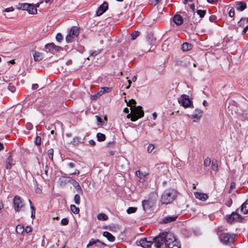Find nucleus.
Returning a JSON list of instances; mask_svg holds the SVG:
<instances>
[{
	"label": "nucleus",
	"mask_w": 248,
	"mask_h": 248,
	"mask_svg": "<svg viewBox=\"0 0 248 248\" xmlns=\"http://www.w3.org/2000/svg\"><path fill=\"white\" fill-rule=\"evenodd\" d=\"M174 22L177 25H180L183 23V17L180 15H175L173 17Z\"/></svg>",
	"instance_id": "obj_20"
},
{
	"label": "nucleus",
	"mask_w": 248,
	"mask_h": 248,
	"mask_svg": "<svg viewBox=\"0 0 248 248\" xmlns=\"http://www.w3.org/2000/svg\"><path fill=\"white\" fill-rule=\"evenodd\" d=\"M211 168L213 170L217 172L218 170V165L217 162L216 160H214L212 161L211 163Z\"/></svg>",
	"instance_id": "obj_30"
},
{
	"label": "nucleus",
	"mask_w": 248,
	"mask_h": 248,
	"mask_svg": "<svg viewBox=\"0 0 248 248\" xmlns=\"http://www.w3.org/2000/svg\"><path fill=\"white\" fill-rule=\"evenodd\" d=\"M155 149V146L153 144H150L147 148V152L148 153H151Z\"/></svg>",
	"instance_id": "obj_45"
},
{
	"label": "nucleus",
	"mask_w": 248,
	"mask_h": 248,
	"mask_svg": "<svg viewBox=\"0 0 248 248\" xmlns=\"http://www.w3.org/2000/svg\"><path fill=\"white\" fill-rule=\"evenodd\" d=\"M247 8V4L244 1H237L236 2V8L239 11H243Z\"/></svg>",
	"instance_id": "obj_14"
},
{
	"label": "nucleus",
	"mask_w": 248,
	"mask_h": 248,
	"mask_svg": "<svg viewBox=\"0 0 248 248\" xmlns=\"http://www.w3.org/2000/svg\"><path fill=\"white\" fill-rule=\"evenodd\" d=\"M131 109V113L128 114L127 118H130L131 120L133 122L137 121L138 119L141 118L144 116V111L142 108L140 106L134 107Z\"/></svg>",
	"instance_id": "obj_3"
},
{
	"label": "nucleus",
	"mask_w": 248,
	"mask_h": 248,
	"mask_svg": "<svg viewBox=\"0 0 248 248\" xmlns=\"http://www.w3.org/2000/svg\"><path fill=\"white\" fill-rule=\"evenodd\" d=\"M232 201L231 199H229V200H228L226 202V204L227 206H228V207H230L231 206V205H232Z\"/></svg>",
	"instance_id": "obj_55"
},
{
	"label": "nucleus",
	"mask_w": 248,
	"mask_h": 248,
	"mask_svg": "<svg viewBox=\"0 0 248 248\" xmlns=\"http://www.w3.org/2000/svg\"><path fill=\"white\" fill-rule=\"evenodd\" d=\"M31 217L32 218L34 217H35V209L34 208V207L32 206L31 205Z\"/></svg>",
	"instance_id": "obj_47"
},
{
	"label": "nucleus",
	"mask_w": 248,
	"mask_h": 248,
	"mask_svg": "<svg viewBox=\"0 0 248 248\" xmlns=\"http://www.w3.org/2000/svg\"><path fill=\"white\" fill-rule=\"evenodd\" d=\"M74 37L73 36H72L71 34H70V33H69L66 36V38H65V39H66V41L67 43H69V42H71L73 40V38H74Z\"/></svg>",
	"instance_id": "obj_41"
},
{
	"label": "nucleus",
	"mask_w": 248,
	"mask_h": 248,
	"mask_svg": "<svg viewBox=\"0 0 248 248\" xmlns=\"http://www.w3.org/2000/svg\"><path fill=\"white\" fill-rule=\"evenodd\" d=\"M54 0H42L39 3V5L41 3H42L44 1H45L46 3H49V2H52Z\"/></svg>",
	"instance_id": "obj_59"
},
{
	"label": "nucleus",
	"mask_w": 248,
	"mask_h": 248,
	"mask_svg": "<svg viewBox=\"0 0 248 248\" xmlns=\"http://www.w3.org/2000/svg\"><path fill=\"white\" fill-rule=\"evenodd\" d=\"M202 110L200 109H195L193 114L192 115V118L194 119L193 121L196 122L200 120L202 117Z\"/></svg>",
	"instance_id": "obj_10"
},
{
	"label": "nucleus",
	"mask_w": 248,
	"mask_h": 248,
	"mask_svg": "<svg viewBox=\"0 0 248 248\" xmlns=\"http://www.w3.org/2000/svg\"><path fill=\"white\" fill-rule=\"evenodd\" d=\"M140 32L138 31H134L131 33V37L132 40H135L140 35Z\"/></svg>",
	"instance_id": "obj_36"
},
{
	"label": "nucleus",
	"mask_w": 248,
	"mask_h": 248,
	"mask_svg": "<svg viewBox=\"0 0 248 248\" xmlns=\"http://www.w3.org/2000/svg\"><path fill=\"white\" fill-rule=\"evenodd\" d=\"M30 6V4L24 3H18V5H16V8L19 10L28 11V8Z\"/></svg>",
	"instance_id": "obj_21"
},
{
	"label": "nucleus",
	"mask_w": 248,
	"mask_h": 248,
	"mask_svg": "<svg viewBox=\"0 0 248 248\" xmlns=\"http://www.w3.org/2000/svg\"><path fill=\"white\" fill-rule=\"evenodd\" d=\"M70 209L71 211L75 214H78L79 212V209L75 205H71Z\"/></svg>",
	"instance_id": "obj_32"
},
{
	"label": "nucleus",
	"mask_w": 248,
	"mask_h": 248,
	"mask_svg": "<svg viewBox=\"0 0 248 248\" xmlns=\"http://www.w3.org/2000/svg\"><path fill=\"white\" fill-rule=\"evenodd\" d=\"M16 211H18L19 208H21L23 206V203L21 201L20 198L16 196Z\"/></svg>",
	"instance_id": "obj_27"
},
{
	"label": "nucleus",
	"mask_w": 248,
	"mask_h": 248,
	"mask_svg": "<svg viewBox=\"0 0 248 248\" xmlns=\"http://www.w3.org/2000/svg\"><path fill=\"white\" fill-rule=\"evenodd\" d=\"M240 218V215L236 213H232L227 218L228 222L232 223L234 221L238 220Z\"/></svg>",
	"instance_id": "obj_12"
},
{
	"label": "nucleus",
	"mask_w": 248,
	"mask_h": 248,
	"mask_svg": "<svg viewBox=\"0 0 248 248\" xmlns=\"http://www.w3.org/2000/svg\"><path fill=\"white\" fill-rule=\"evenodd\" d=\"M177 191L174 189H167L162 194L161 202L162 204H167L172 202L176 198Z\"/></svg>",
	"instance_id": "obj_2"
},
{
	"label": "nucleus",
	"mask_w": 248,
	"mask_h": 248,
	"mask_svg": "<svg viewBox=\"0 0 248 248\" xmlns=\"http://www.w3.org/2000/svg\"><path fill=\"white\" fill-rule=\"evenodd\" d=\"M68 166L71 168H73L76 167V164L73 162H70L68 164Z\"/></svg>",
	"instance_id": "obj_56"
},
{
	"label": "nucleus",
	"mask_w": 248,
	"mask_h": 248,
	"mask_svg": "<svg viewBox=\"0 0 248 248\" xmlns=\"http://www.w3.org/2000/svg\"><path fill=\"white\" fill-rule=\"evenodd\" d=\"M197 13L201 18H202L205 15L206 11L205 10H198Z\"/></svg>",
	"instance_id": "obj_40"
},
{
	"label": "nucleus",
	"mask_w": 248,
	"mask_h": 248,
	"mask_svg": "<svg viewBox=\"0 0 248 248\" xmlns=\"http://www.w3.org/2000/svg\"><path fill=\"white\" fill-rule=\"evenodd\" d=\"M111 91V88L109 87H102L99 91V93L102 95L105 93H109Z\"/></svg>",
	"instance_id": "obj_25"
},
{
	"label": "nucleus",
	"mask_w": 248,
	"mask_h": 248,
	"mask_svg": "<svg viewBox=\"0 0 248 248\" xmlns=\"http://www.w3.org/2000/svg\"><path fill=\"white\" fill-rule=\"evenodd\" d=\"M101 52L100 50L93 51L91 53L90 56H95Z\"/></svg>",
	"instance_id": "obj_50"
},
{
	"label": "nucleus",
	"mask_w": 248,
	"mask_h": 248,
	"mask_svg": "<svg viewBox=\"0 0 248 248\" xmlns=\"http://www.w3.org/2000/svg\"><path fill=\"white\" fill-rule=\"evenodd\" d=\"M100 96H101V94H100V93H99V92H98L96 94L92 95L91 98L93 100H96Z\"/></svg>",
	"instance_id": "obj_48"
},
{
	"label": "nucleus",
	"mask_w": 248,
	"mask_h": 248,
	"mask_svg": "<svg viewBox=\"0 0 248 248\" xmlns=\"http://www.w3.org/2000/svg\"><path fill=\"white\" fill-rule=\"evenodd\" d=\"M24 232V227L21 225H16V233L22 234Z\"/></svg>",
	"instance_id": "obj_33"
},
{
	"label": "nucleus",
	"mask_w": 248,
	"mask_h": 248,
	"mask_svg": "<svg viewBox=\"0 0 248 248\" xmlns=\"http://www.w3.org/2000/svg\"><path fill=\"white\" fill-rule=\"evenodd\" d=\"M69 182L72 184L73 186L75 187V189H76V190L79 194L82 195L83 194V191L81 188V186H80L79 183L78 182H77L74 179H71L69 180Z\"/></svg>",
	"instance_id": "obj_11"
},
{
	"label": "nucleus",
	"mask_w": 248,
	"mask_h": 248,
	"mask_svg": "<svg viewBox=\"0 0 248 248\" xmlns=\"http://www.w3.org/2000/svg\"><path fill=\"white\" fill-rule=\"evenodd\" d=\"M63 39V37L62 35L60 33H58L57 34L56 36V39L59 42H61Z\"/></svg>",
	"instance_id": "obj_42"
},
{
	"label": "nucleus",
	"mask_w": 248,
	"mask_h": 248,
	"mask_svg": "<svg viewBox=\"0 0 248 248\" xmlns=\"http://www.w3.org/2000/svg\"><path fill=\"white\" fill-rule=\"evenodd\" d=\"M241 210L244 214L248 213V199L242 205Z\"/></svg>",
	"instance_id": "obj_23"
},
{
	"label": "nucleus",
	"mask_w": 248,
	"mask_h": 248,
	"mask_svg": "<svg viewBox=\"0 0 248 248\" xmlns=\"http://www.w3.org/2000/svg\"><path fill=\"white\" fill-rule=\"evenodd\" d=\"M139 181L140 182L144 183L145 182V178H144V177L141 176L139 178Z\"/></svg>",
	"instance_id": "obj_63"
},
{
	"label": "nucleus",
	"mask_w": 248,
	"mask_h": 248,
	"mask_svg": "<svg viewBox=\"0 0 248 248\" xmlns=\"http://www.w3.org/2000/svg\"><path fill=\"white\" fill-rule=\"evenodd\" d=\"M55 47V44L53 43L47 44L45 45V48L48 50V51H50L54 49Z\"/></svg>",
	"instance_id": "obj_34"
},
{
	"label": "nucleus",
	"mask_w": 248,
	"mask_h": 248,
	"mask_svg": "<svg viewBox=\"0 0 248 248\" xmlns=\"http://www.w3.org/2000/svg\"><path fill=\"white\" fill-rule=\"evenodd\" d=\"M217 19V17L215 15H211L209 17V20L211 22H215Z\"/></svg>",
	"instance_id": "obj_51"
},
{
	"label": "nucleus",
	"mask_w": 248,
	"mask_h": 248,
	"mask_svg": "<svg viewBox=\"0 0 248 248\" xmlns=\"http://www.w3.org/2000/svg\"><path fill=\"white\" fill-rule=\"evenodd\" d=\"M137 208L136 207H130L127 209L126 212L127 213V214H130L131 213H135L137 211Z\"/></svg>",
	"instance_id": "obj_37"
},
{
	"label": "nucleus",
	"mask_w": 248,
	"mask_h": 248,
	"mask_svg": "<svg viewBox=\"0 0 248 248\" xmlns=\"http://www.w3.org/2000/svg\"><path fill=\"white\" fill-rule=\"evenodd\" d=\"M31 228L29 226H27L25 229H24V231H25L26 233H29L31 232Z\"/></svg>",
	"instance_id": "obj_53"
},
{
	"label": "nucleus",
	"mask_w": 248,
	"mask_h": 248,
	"mask_svg": "<svg viewBox=\"0 0 248 248\" xmlns=\"http://www.w3.org/2000/svg\"><path fill=\"white\" fill-rule=\"evenodd\" d=\"M93 245H95L96 247L97 248H103L106 246V245L100 241L98 239H94L93 238L91 239L89 243L87 245V247H89Z\"/></svg>",
	"instance_id": "obj_7"
},
{
	"label": "nucleus",
	"mask_w": 248,
	"mask_h": 248,
	"mask_svg": "<svg viewBox=\"0 0 248 248\" xmlns=\"http://www.w3.org/2000/svg\"><path fill=\"white\" fill-rule=\"evenodd\" d=\"M83 140L79 137H75L73 138L72 142L74 145H77L80 142H82Z\"/></svg>",
	"instance_id": "obj_28"
},
{
	"label": "nucleus",
	"mask_w": 248,
	"mask_h": 248,
	"mask_svg": "<svg viewBox=\"0 0 248 248\" xmlns=\"http://www.w3.org/2000/svg\"><path fill=\"white\" fill-rule=\"evenodd\" d=\"M33 56L34 60L35 62H39L42 60L44 58L43 54L37 51H34L33 53Z\"/></svg>",
	"instance_id": "obj_16"
},
{
	"label": "nucleus",
	"mask_w": 248,
	"mask_h": 248,
	"mask_svg": "<svg viewBox=\"0 0 248 248\" xmlns=\"http://www.w3.org/2000/svg\"><path fill=\"white\" fill-rule=\"evenodd\" d=\"M108 9V3L107 2H104L98 8L96 12V16H100L105 12Z\"/></svg>",
	"instance_id": "obj_8"
},
{
	"label": "nucleus",
	"mask_w": 248,
	"mask_h": 248,
	"mask_svg": "<svg viewBox=\"0 0 248 248\" xmlns=\"http://www.w3.org/2000/svg\"><path fill=\"white\" fill-rule=\"evenodd\" d=\"M178 101L179 103L185 108L189 107L192 103L191 101L189 98V96L186 94H182L178 98Z\"/></svg>",
	"instance_id": "obj_5"
},
{
	"label": "nucleus",
	"mask_w": 248,
	"mask_h": 248,
	"mask_svg": "<svg viewBox=\"0 0 248 248\" xmlns=\"http://www.w3.org/2000/svg\"><path fill=\"white\" fill-rule=\"evenodd\" d=\"M38 87H39V85L37 84H33L32 85L31 89L33 90H36L38 88Z\"/></svg>",
	"instance_id": "obj_57"
},
{
	"label": "nucleus",
	"mask_w": 248,
	"mask_h": 248,
	"mask_svg": "<svg viewBox=\"0 0 248 248\" xmlns=\"http://www.w3.org/2000/svg\"><path fill=\"white\" fill-rule=\"evenodd\" d=\"M135 174L139 178L141 176V172L140 170H137L136 171Z\"/></svg>",
	"instance_id": "obj_61"
},
{
	"label": "nucleus",
	"mask_w": 248,
	"mask_h": 248,
	"mask_svg": "<svg viewBox=\"0 0 248 248\" xmlns=\"http://www.w3.org/2000/svg\"><path fill=\"white\" fill-rule=\"evenodd\" d=\"M108 218L107 215L104 213H100L97 215V219L100 220H106Z\"/></svg>",
	"instance_id": "obj_31"
},
{
	"label": "nucleus",
	"mask_w": 248,
	"mask_h": 248,
	"mask_svg": "<svg viewBox=\"0 0 248 248\" xmlns=\"http://www.w3.org/2000/svg\"><path fill=\"white\" fill-rule=\"evenodd\" d=\"M68 219L66 218H64L62 219L61 223L62 225H66L68 224Z\"/></svg>",
	"instance_id": "obj_46"
},
{
	"label": "nucleus",
	"mask_w": 248,
	"mask_h": 248,
	"mask_svg": "<svg viewBox=\"0 0 248 248\" xmlns=\"http://www.w3.org/2000/svg\"><path fill=\"white\" fill-rule=\"evenodd\" d=\"M54 151L52 149H50L47 151V155L51 160H53Z\"/></svg>",
	"instance_id": "obj_38"
},
{
	"label": "nucleus",
	"mask_w": 248,
	"mask_h": 248,
	"mask_svg": "<svg viewBox=\"0 0 248 248\" xmlns=\"http://www.w3.org/2000/svg\"><path fill=\"white\" fill-rule=\"evenodd\" d=\"M103 235L111 242H114L115 240V237L108 232H104L103 233Z\"/></svg>",
	"instance_id": "obj_18"
},
{
	"label": "nucleus",
	"mask_w": 248,
	"mask_h": 248,
	"mask_svg": "<svg viewBox=\"0 0 248 248\" xmlns=\"http://www.w3.org/2000/svg\"><path fill=\"white\" fill-rule=\"evenodd\" d=\"M231 189H234L235 187V184L234 182H232L230 186Z\"/></svg>",
	"instance_id": "obj_64"
},
{
	"label": "nucleus",
	"mask_w": 248,
	"mask_h": 248,
	"mask_svg": "<svg viewBox=\"0 0 248 248\" xmlns=\"http://www.w3.org/2000/svg\"><path fill=\"white\" fill-rule=\"evenodd\" d=\"M194 195L197 199L202 201H205L208 198L207 194L202 192H195Z\"/></svg>",
	"instance_id": "obj_13"
},
{
	"label": "nucleus",
	"mask_w": 248,
	"mask_h": 248,
	"mask_svg": "<svg viewBox=\"0 0 248 248\" xmlns=\"http://www.w3.org/2000/svg\"><path fill=\"white\" fill-rule=\"evenodd\" d=\"M74 200L75 203L76 204L79 205L80 202V197L79 195L76 194L74 196Z\"/></svg>",
	"instance_id": "obj_35"
},
{
	"label": "nucleus",
	"mask_w": 248,
	"mask_h": 248,
	"mask_svg": "<svg viewBox=\"0 0 248 248\" xmlns=\"http://www.w3.org/2000/svg\"><path fill=\"white\" fill-rule=\"evenodd\" d=\"M229 15L231 17H232L234 16V10L233 8H232L231 9H230V10L229 11Z\"/></svg>",
	"instance_id": "obj_49"
},
{
	"label": "nucleus",
	"mask_w": 248,
	"mask_h": 248,
	"mask_svg": "<svg viewBox=\"0 0 248 248\" xmlns=\"http://www.w3.org/2000/svg\"><path fill=\"white\" fill-rule=\"evenodd\" d=\"M79 174V170H78L76 169L75 170V171L73 172H72L70 173L71 175L72 174Z\"/></svg>",
	"instance_id": "obj_62"
},
{
	"label": "nucleus",
	"mask_w": 248,
	"mask_h": 248,
	"mask_svg": "<svg viewBox=\"0 0 248 248\" xmlns=\"http://www.w3.org/2000/svg\"><path fill=\"white\" fill-rule=\"evenodd\" d=\"M154 202L150 200H143L142 202V205L144 211H147L150 209L154 205Z\"/></svg>",
	"instance_id": "obj_9"
},
{
	"label": "nucleus",
	"mask_w": 248,
	"mask_h": 248,
	"mask_svg": "<svg viewBox=\"0 0 248 248\" xmlns=\"http://www.w3.org/2000/svg\"><path fill=\"white\" fill-rule=\"evenodd\" d=\"M192 45L188 43H185L182 46V49L184 51H188L192 49Z\"/></svg>",
	"instance_id": "obj_24"
},
{
	"label": "nucleus",
	"mask_w": 248,
	"mask_h": 248,
	"mask_svg": "<svg viewBox=\"0 0 248 248\" xmlns=\"http://www.w3.org/2000/svg\"><path fill=\"white\" fill-rule=\"evenodd\" d=\"M89 143L90 145H91L92 146H94L95 144V142L94 140H91L89 141Z\"/></svg>",
	"instance_id": "obj_60"
},
{
	"label": "nucleus",
	"mask_w": 248,
	"mask_h": 248,
	"mask_svg": "<svg viewBox=\"0 0 248 248\" xmlns=\"http://www.w3.org/2000/svg\"><path fill=\"white\" fill-rule=\"evenodd\" d=\"M14 11V8L13 7H10L6 8L4 10V12H12Z\"/></svg>",
	"instance_id": "obj_52"
},
{
	"label": "nucleus",
	"mask_w": 248,
	"mask_h": 248,
	"mask_svg": "<svg viewBox=\"0 0 248 248\" xmlns=\"http://www.w3.org/2000/svg\"><path fill=\"white\" fill-rule=\"evenodd\" d=\"M39 6V3L36 4V6H34L33 4H30V6L28 8L27 12L30 14H36L37 13L36 7H38Z\"/></svg>",
	"instance_id": "obj_15"
},
{
	"label": "nucleus",
	"mask_w": 248,
	"mask_h": 248,
	"mask_svg": "<svg viewBox=\"0 0 248 248\" xmlns=\"http://www.w3.org/2000/svg\"><path fill=\"white\" fill-rule=\"evenodd\" d=\"M96 138L98 141H103L106 139V136L101 133H98L96 134Z\"/></svg>",
	"instance_id": "obj_29"
},
{
	"label": "nucleus",
	"mask_w": 248,
	"mask_h": 248,
	"mask_svg": "<svg viewBox=\"0 0 248 248\" xmlns=\"http://www.w3.org/2000/svg\"><path fill=\"white\" fill-rule=\"evenodd\" d=\"M238 24L240 26H243L244 25V20L242 18L240 21L238 22Z\"/></svg>",
	"instance_id": "obj_54"
},
{
	"label": "nucleus",
	"mask_w": 248,
	"mask_h": 248,
	"mask_svg": "<svg viewBox=\"0 0 248 248\" xmlns=\"http://www.w3.org/2000/svg\"><path fill=\"white\" fill-rule=\"evenodd\" d=\"M35 143L37 145H40L41 143V138L39 136H37L35 138Z\"/></svg>",
	"instance_id": "obj_44"
},
{
	"label": "nucleus",
	"mask_w": 248,
	"mask_h": 248,
	"mask_svg": "<svg viewBox=\"0 0 248 248\" xmlns=\"http://www.w3.org/2000/svg\"><path fill=\"white\" fill-rule=\"evenodd\" d=\"M69 33L74 37H77L79 35V29L77 27L73 26L71 28Z\"/></svg>",
	"instance_id": "obj_19"
},
{
	"label": "nucleus",
	"mask_w": 248,
	"mask_h": 248,
	"mask_svg": "<svg viewBox=\"0 0 248 248\" xmlns=\"http://www.w3.org/2000/svg\"><path fill=\"white\" fill-rule=\"evenodd\" d=\"M219 238L220 241L226 245L233 243L234 239L233 235L226 233H222Z\"/></svg>",
	"instance_id": "obj_4"
},
{
	"label": "nucleus",
	"mask_w": 248,
	"mask_h": 248,
	"mask_svg": "<svg viewBox=\"0 0 248 248\" xmlns=\"http://www.w3.org/2000/svg\"><path fill=\"white\" fill-rule=\"evenodd\" d=\"M154 246L159 248L164 243L168 248H180V245L172 233L164 232L154 238Z\"/></svg>",
	"instance_id": "obj_1"
},
{
	"label": "nucleus",
	"mask_w": 248,
	"mask_h": 248,
	"mask_svg": "<svg viewBox=\"0 0 248 248\" xmlns=\"http://www.w3.org/2000/svg\"><path fill=\"white\" fill-rule=\"evenodd\" d=\"M177 216H168L165 217L162 222L163 223H168L175 221L177 218Z\"/></svg>",
	"instance_id": "obj_17"
},
{
	"label": "nucleus",
	"mask_w": 248,
	"mask_h": 248,
	"mask_svg": "<svg viewBox=\"0 0 248 248\" xmlns=\"http://www.w3.org/2000/svg\"><path fill=\"white\" fill-rule=\"evenodd\" d=\"M8 88L9 90L12 93H14L16 91V87L14 84L13 83H10L9 84Z\"/></svg>",
	"instance_id": "obj_39"
},
{
	"label": "nucleus",
	"mask_w": 248,
	"mask_h": 248,
	"mask_svg": "<svg viewBox=\"0 0 248 248\" xmlns=\"http://www.w3.org/2000/svg\"><path fill=\"white\" fill-rule=\"evenodd\" d=\"M12 161L13 159L12 158V156L10 154H9V156L7 157L6 161V167L7 169H10L11 167L14 165L12 163Z\"/></svg>",
	"instance_id": "obj_22"
},
{
	"label": "nucleus",
	"mask_w": 248,
	"mask_h": 248,
	"mask_svg": "<svg viewBox=\"0 0 248 248\" xmlns=\"http://www.w3.org/2000/svg\"><path fill=\"white\" fill-rule=\"evenodd\" d=\"M124 101L126 103V105L130 107V109L134 108L133 107H134L136 104V101L133 99H130L129 101H127L125 99Z\"/></svg>",
	"instance_id": "obj_26"
},
{
	"label": "nucleus",
	"mask_w": 248,
	"mask_h": 248,
	"mask_svg": "<svg viewBox=\"0 0 248 248\" xmlns=\"http://www.w3.org/2000/svg\"><path fill=\"white\" fill-rule=\"evenodd\" d=\"M62 48L61 47L59 46H56L55 45V47H54L53 50L57 51H59V50H62Z\"/></svg>",
	"instance_id": "obj_58"
},
{
	"label": "nucleus",
	"mask_w": 248,
	"mask_h": 248,
	"mask_svg": "<svg viewBox=\"0 0 248 248\" xmlns=\"http://www.w3.org/2000/svg\"><path fill=\"white\" fill-rule=\"evenodd\" d=\"M148 240L146 238L142 239L139 242V245L143 248H151L152 245L154 243V238H150Z\"/></svg>",
	"instance_id": "obj_6"
},
{
	"label": "nucleus",
	"mask_w": 248,
	"mask_h": 248,
	"mask_svg": "<svg viewBox=\"0 0 248 248\" xmlns=\"http://www.w3.org/2000/svg\"><path fill=\"white\" fill-rule=\"evenodd\" d=\"M211 162V159L207 157L204 160V165L206 167H208L210 166Z\"/></svg>",
	"instance_id": "obj_43"
}]
</instances>
